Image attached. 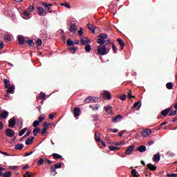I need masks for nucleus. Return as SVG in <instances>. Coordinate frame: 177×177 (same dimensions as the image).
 Masks as SVG:
<instances>
[{"mask_svg":"<svg viewBox=\"0 0 177 177\" xmlns=\"http://www.w3.org/2000/svg\"><path fill=\"white\" fill-rule=\"evenodd\" d=\"M131 175L134 177H140V175H139V173L136 171V169H132L131 170Z\"/></svg>","mask_w":177,"mask_h":177,"instance_id":"obj_30","label":"nucleus"},{"mask_svg":"<svg viewBox=\"0 0 177 177\" xmlns=\"http://www.w3.org/2000/svg\"><path fill=\"white\" fill-rule=\"evenodd\" d=\"M102 97L104 100H111V93L110 91H106L103 94H102Z\"/></svg>","mask_w":177,"mask_h":177,"instance_id":"obj_3","label":"nucleus"},{"mask_svg":"<svg viewBox=\"0 0 177 177\" xmlns=\"http://www.w3.org/2000/svg\"><path fill=\"white\" fill-rule=\"evenodd\" d=\"M138 151H140V153H145V151H146V146L141 145L138 147Z\"/></svg>","mask_w":177,"mask_h":177,"instance_id":"obj_24","label":"nucleus"},{"mask_svg":"<svg viewBox=\"0 0 177 177\" xmlns=\"http://www.w3.org/2000/svg\"><path fill=\"white\" fill-rule=\"evenodd\" d=\"M42 5L46 8V9L47 10V12H49L50 10V7L49 6V4L48 3L43 2Z\"/></svg>","mask_w":177,"mask_h":177,"instance_id":"obj_38","label":"nucleus"},{"mask_svg":"<svg viewBox=\"0 0 177 177\" xmlns=\"http://www.w3.org/2000/svg\"><path fill=\"white\" fill-rule=\"evenodd\" d=\"M105 42L106 40H104L102 37H100L97 39V44H99L100 45H104Z\"/></svg>","mask_w":177,"mask_h":177,"instance_id":"obj_32","label":"nucleus"},{"mask_svg":"<svg viewBox=\"0 0 177 177\" xmlns=\"http://www.w3.org/2000/svg\"><path fill=\"white\" fill-rule=\"evenodd\" d=\"M87 27H88V30L90 31H91V32H93V29L95 28V25H91V24H88Z\"/></svg>","mask_w":177,"mask_h":177,"instance_id":"obj_45","label":"nucleus"},{"mask_svg":"<svg viewBox=\"0 0 177 177\" xmlns=\"http://www.w3.org/2000/svg\"><path fill=\"white\" fill-rule=\"evenodd\" d=\"M25 42L26 44H28L29 46H34L35 45L34 40L32 39H28Z\"/></svg>","mask_w":177,"mask_h":177,"instance_id":"obj_34","label":"nucleus"},{"mask_svg":"<svg viewBox=\"0 0 177 177\" xmlns=\"http://www.w3.org/2000/svg\"><path fill=\"white\" fill-rule=\"evenodd\" d=\"M44 162H45V160H44V158H40L37 162V165H39V166L43 165Z\"/></svg>","mask_w":177,"mask_h":177,"instance_id":"obj_47","label":"nucleus"},{"mask_svg":"<svg viewBox=\"0 0 177 177\" xmlns=\"http://www.w3.org/2000/svg\"><path fill=\"white\" fill-rule=\"evenodd\" d=\"M122 120V115H118L115 117L112 118L113 122H120V121Z\"/></svg>","mask_w":177,"mask_h":177,"instance_id":"obj_13","label":"nucleus"},{"mask_svg":"<svg viewBox=\"0 0 177 177\" xmlns=\"http://www.w3.org/2000/svg\"><path fill=\"white\" fill-rule=\"evenodd\" d=\"M34 139H35V137L28 138L25 142L26 146H30V145H32V142H34Z\"/></svg>","mask_w":177,"mask_h":177,"instance_id":"obj_14","label":"nucleus"},{"mask_svg":"<svg viewBox=\"0 0 177 177\" xmlns=\"http://www.w3.org/2000/svg\"><path fill=\"white\" fill-rule=\"evenodd\" d=\"M176 113H177V111H176V110L172 111L169 114V115L170 117H174V115H176Z\"/></svg>","mask_w":177,"mask_h":177,"instance_id":"obj_58","label":"nucleus"},{"mask_svg":"<svg viewBox=\"0 0 177 177\" xmlns=\"http://www.w3.org/2000/svg\"><path fill=\"white\" fill-rule=\"evenodd\" d=\"M50 171H51V175H53V176H55L57 174V172L56 171V169L55 167H53V165L50 166Z\"/></svg>","mask_w":177,"mask_h":177,"instance_id":"obj_22","label":"nucleus"},{"mask_svg":"<svg viewBox=\"0 0 177 177\" xmlns=\"http://www.w3.org/2000/svg\"><path fill=\"white\" fill-rule=\"evenodd\" d=\"M91 117L93 118V121H97V118H99L97 115H92Z\"/></svg>","mask_w":177,"mask_h":177,"instance_id":"obj_60","label":"nucleus"},{"mask_svg":"<svg viewBox=\"0 0 177 177\" xmlns=\"http://www.w3.org/2000/svg\"><path fill=\"white\" fill-rule=\"evenodd\" d=\"M61 6H65V8H67L68 9H71V6L68 3H62Z\"/></svg>","mask_w":177,"mask_h":177,"instance_id":"obj_46","label":"nucleus"},{"mask_svg":"<svg viewBox=\"0 0 177 177\" xmlns=\"http://www.w3.org/2000/svg\"><path fill=\"white\" fill-rule=\"evenodd\" d=\"M89 108L92 109V110H99V106H97V105H95V107H93V106L90 105Z\"/></svg>","mask_w":177,"mask_h":177,"instance_id":"obj_62","label":"nucleus"},{"mask_svg":"<svg viewBox=\"0 0 177 177\" xmlns=\"http://www.w3.org/2000/svg\"><path fill=\"white\" fill-rule=\"evenodd\" d=\"M89 42H91V39L85 40L84 39H82L80 41L81 45H88Z\"/></svg>","mask_w":177,"mask_h":177,"instance_id":"obj_31","label":"nucleus"},{"mask_svg":"<svg viewBox=\"0 0 177 177\" xmlns=\"http://www.w3.org/2000/svg\"><path fill=\"white\" fill-rule=\"evenodd\" d=\"M104 46L106 48V52H109L111 49L112 44H106Z\"/></svg>","mask_w":177,"mask_h":177,"instance_id":"obj_52","label":"nucleus"},{"mask_svg":"<svg viewBox=\"0 0 177 177\" xmlns=\"http://www.w3.org/2000/svg\"><path fill=\"white\" fill-rule=\"evenodd\" d=\"M141 135L145 138L150 136V135H151V129H144L142 131H141Z\"/></svg>","mask_w":177,"mask_h":177,"instance_id":"obj_7","label":"nucleus"},{"mask_svg":"<svg viewBox=\"0 0 177 177\" xmlns=\"http://www.w3.org/2000/svg\"><path fill=\"white\" fill-rule=\"evenodd\" d=\"M119 99H120V100H127V95L123 94L122 95H120L119 96Z\"/></svg>","mask_w":177,"mask_h":177,"instance_id":"obj_53","label":"nucleus"},{"mask_svg":"<svg viewBox=\"0 0 177 177\" xmlns=\"http://www.w3.org/2000/svg\"><path fill=\"white\" fill-rule=\"evenodd\" d=\"M167 177H177V174H167Z\"/></svg>","mask_w":177,"mask_h":177,"instance_id":"obj_64","label":"nucleus"},{"mask_svg":"<svg viewBox=\"0 0 177 177\" xmlns=\"http://www.w3.org/2000/svg\"><path fill=\"white\" fill-rule=\"evenodd\" d=\"M98 38H102L104 40L106 41V39L109 38V35H107V34L101 33L98 35Z\"/></svg>","mask_w":177,"mask_h":177,"instance_id":"obj_28","label":"nucleus"},{"mask_svg":"<svg viewBox=\"0 0 177 177\" xmlns=\"http://www.w3.org/2000/svg\"><path fill=\"white\" fill-rule=\"evenodd\" d=\"M112 49H113L114 53H117L118 49H117V46H115V44H112Z\"/></svg>","mask_w":177,"mask_h":177,"instance_id":"obj_59","label":"nucleus"},{"mask_svg":"<svg viewBox=\"0 0 177 177\" xmlns=\"http://www.w3.org/2000/svg\"><path fill=\"white\" fill-rule=\"evenodd\" d=\"M24 177H31V172L26 171V173L24 175Z\"/></svg>","mask_w":177,"mask_h":177,"instance_id":"obj_63","label":"nucleus"},{"mask_svg":"<svg viewBox=\"0 0 177 177\" xmlns=\"http://www.w3.org/2000/svg\"><path fill=\"white\" fill-rule=\"evenodd\" d=\"M23 18L25 19V20H28L29 19H31V16L30 15V12L28 10H24L22 13Z\"/></svg>","mask_w":177,"mask_h":177,"instance_id":"obj_9","label":"nucleus"},{"mask_svg":"<svg viewBox=\"0 0 177 177\" xmlns=\"http://www.w3.org/2000/svg\"><path fill=\"white\" fill-rule=\"evenodd\" d=\"M54 167L55 169H59V168H62V163H57V164H55L54 165Z\"/></svg>","mask_w":177,"mask_h":177,"instance_id":"obj_54","label":"nucleus"},{"mask_svg":"<svg viewBox=\"0 0 177 177\" xmlns=\"http://www.w3.org/2000/svg\"><path fill=\"white\" fill-rule=\"evenodd\" d=\"M46 131H48V129L43 127V129L41 130V136H44V135L46 133Z\"/></svg>","mask_w":177,"mask_h":177,"instance_id":"obj_55","label":"nucleus"},{"mask_svg":"<svg viewBox=\"0 0 177 177\" xmlns=\"http://www.w3.org/2000/svg\"><path fill=\"white\" fill-rule=\"evenodd\" d=\"M3 177H10L12 176V172L10 171H7V172H5L3 175Z\"/></svg>","mask_w":177,"mask_h":177,"instance_id":"obj_50","label":"nucleus"},{"mask_svg":"<svg viewBox=\"0 0 177 177\" xmlns=\"http://www.w3.org/2000/svg\"><path fill=\"white\" fill-rule=\"evenodd\" d=\"M37 15H39V16L43 15L44 12H45V10L44 9V8H42L41 6H37Z\"/></svg>","mask_w":177,"mask_h":177,"instance_id":"obj_16","label":"nucleus"},{"mask_svg":"<svg viewBox=\"0 0 177 177\" xmlns=\"http://www.w3.org/2000/svg\"><path fill=\"white\" fill-rule=\"evenodd\" d=\"M147 167L151 171H156L157 169V167L153 165L151 163L147 164Z\"/></svg>","mask_w":177,"mask_h":177,"instance_id":"obj_20","label":"nucleus"},{"mask_svg":"<svg viewBox=\"0 0 177 177\" xmlns=\"http://www.w3.org/2000/svg\"><path fill=\"white\" fill-rule=\"evenodd\" d=\"M66 44L68 46H74V41L71 39H68Z\"/></svg>","mask_w":177,"mask_h":177,"instance_id":"obj_36","label":"nucleus"},{"mask_svg":"<svg viewBox=\"0 0 177 177\" xmlns=\"http://www.w3.org/2000/svg\"><path fill=\"white\" fill-rule=\"evenodd\" d=\"M27 131V127L24 128L22 130H21L19 133V136H23L24 133H26Z\"/></svg>","mask_w":177,"mask_h":177,"instance_id":"obj_42","label":"nucleus"},{"mask_svg":"<svg viewBox=\"0 0 177 177\" xmlns=\"http://www.w3.org/2000/svg\"><path fill=\"white\" fill-rule=\"evenodd\" d=\"M133 149H135V145H130L125 151L126 156H129L130 154H132L133 153Z\"/></svg>","mask_w":177,"mask_h":177,"instance_id":"obj_6","label":"nucleus"},{"mask_svg":"<svg viewBox=\"0 0 177 177\" xmlns=\"http://www.w3.org/2000/svg\"><path fill=\"white\" fill-rule=\"evenodd\" d=\"M69 31H71V32H75V31H77V25L71 24L69 27Z\"/></svg>","mask_w":177,"mask_h":177,"instance_id":"obj_18","label":"nucleus"},{"mask_svg":"<svg viewBox=\"0 0 177 177\" xmlns=\"http://www.w3.org/2000/svg\"><path fill=\"white\" fill-rule=\"evenodd\" d=\"M104 109L108 114H111L113 113V106H104Z\"/></svg>","mask_w":177,"mask_h":177,"instance_id":"obj_17","label":"nucleus"},{"mask_svg":"<svg viewBox=\"0 0 177 177\" xmlns=\"http://www.w3.org/2000/svg\"><path fill=\"white\" fill-rule=\"evenodd\" d=\"M10 86V81L8 79H4V87L9 88Z\"/></svg>","mask_w":177,"mask_h":177,"instance_id":"obj_29","label":"nucleus"},{"mask_svg":"<svg viewBox=\"0 0 177 177\" xmlns=\"http://www.w3.org/2000/svg\"><path fill=\"white\" fill-rule=\"evenodd\" d=\"M18 44L19 45H24V42H26V39L24 38V36L23 35H18Z\"/></svg>","mask_w":177,"mask_h":177,"instance_id":"obj_10","label":"nucleus"},{"mask_svg":"<svg viewBox=\"0 0 177 177\" xmlns=\"http://www.w3.org/2000/svg\"><path fill=\"white\" fill-rule=\"evenodd\" d=\"M101 100L99 97L88 96L84 100V103H100Z\"/></svg>","mask_w":177,"mask_h":177,"instance_id":"obj_1","label":"nucleus"},{"mask_svg":"<svg viewBox=\"0 0 177 177\" xmlns=\"http://www.w3.org/2000/svg\"><path fill=\"white\" fill-rule=\"evenodd\" d=\"M166 88L167 89H172V88H174V84H172L171 82H168L166 84Z\"/></svg>","mask_w":177,"mask_h":177,"instance_id":"obj_43","label":"nucleus"},{"mask_svg":"<svg viewBox=\"0 0 177 177\" xmlns=\"http://www.w3.org/2000/svg\"><path fill=\"white\" fill-rule=\"evenodd\" d=\"M117 41L119 45H120V48L124 49V46H125V43H124V41L120 38H118Z\"/></svg>","mask_w":177,"mask_h":177,"instance_id":"obj_21","label":"nucleus"},{"mask_svg":"<svg viewBox=\"0 0 177 177\" xmlns=\"http://www.w3.org/2000/svg\"><path fill=\"white\" fill-rule=\"evenodd\" d=\"M106 49V48L104 45H100V46H98L97 48V52L98 55H100L101 56H104V55H107Z\"/></svg>","mask_w":177,"mask_h":177,"instance_id":"obj_2","label":"nucleus"},{"mask_svg":"<svg viewBox=\"0 0 177 177\" xmlns=\"http://www.w3.org/2000/svg\"><path fill=\"white\" fill-rule=\"evenodd\" d=\"M42 5L46 8V9L47 10V12H49L50 10V7L49 6V4L48 3L43 2Z\"/></svg>","mask_w":177,"mask_h":177,"instance_id":"obj_40","label":"nucleus"},{"mask_svg":"<svg viewBox=\"0 0 177 177\" xmlns=\"http://www.w3.org/2000/svg\"><path fill=\"white\" fill-rule=\"evenodd\" d=\"M160 159L161 155H160V153L155 154L153 157V161H154V162H158V161H160Z\"/></svg>","mask_w":177,"mask_h":177,"instance_id":"obj_15","label":"nucleus"},{"mask_svg":"<svg viewBox=\"0 0 177 177\" xmlns=\"http://www.w3.org/2000/svg\"><path fill=\"white\" fill-rule=\"evenodd\" d=\"M109 149L110 150V151H118V150H120V147H111L109 146Z\"/></svg>","mask_w":177,"mask_h":177,"instance_id":"obj_33","label":"nucleus"},{"mask_svg":"<svg viewBox=\"0 0 177 177\" xmlns=\"http://www.w3.org/2000/svg\"><path fill=\"white\" fill-rule=\"evenodd\" d=\"M108 131H110L111 132H113V133H117V132H118V129H108Z\"/></svg>","mask_w":177,"mask_h":177,"instance_id":"obj_61","label":"nucleus"},{"mask_svg":"<svg viewBox=\"0 0 177 177\" xmlns=\"http://www.w3.org/2000/svg\"><path fill=\"white\" fill-rule=\"evenodd\" d=\"M39 122L38 120H35L32 124L33 128H38V125H39Z\"/></svg>","mask_w":177,"mask_h":177,"instance_id":"obj_48","label":"nucleus"},{"mask_svg":"<svg viewBox=\"0 0 177 177\" xmlns=\"http://www.w3.org/2000/svg\"><path fill=\"white\" fill-rule=\"evenodd\" d=\"M84 49L86 52L89 53L92 50V46H91V44H86Z\"/></svg>","mask_w":177,"mask_h":177,"instance_id":"obj_37","label":"nucleus"},{"mask_svg":"<svg viewBox=\"0 0 177 177\" xmlns=\"http://www.w3.org/2000/svg\"><path fill=\"white\" fill-rule=\"evenodd\" d=\"M24 145L23 144H17L15 147V150H23Z\"/></svg>","mask_w":177,"mask_h":177,"instance_id":"obj_25","label":"nucleus"},{"mask_svg":"<svg viewBox=\"0 0 177 177\" xmlns=\"http://www.w3.org/2000/svg\"><path fill=\"white\" fill-rule=\"evenodd\" d=\"M78 49V47H71L69 48V50L73 53H75L77 52V50Z\"/></svg>","mask_w":177,"mask_h":177,"instance_id":"obj_44","label":"nucleus"},{"mask_svg":"<svg viewBox=\"0 0 177 177\" xmlns=\"http://www.w3.org/2000/svg\"><path fill=\"white\" fill-rule=\"evenodd\" d=\"M52 156L55 160H59V158H62V156L58 153H53Z\"/></svg>","mask_w":177,"mask_h":177,"instance_id":"obj_41","label":"nucleus"},{"mask_svg":"<svg viewBox=\"0 0 177 177\" xmlns=\"http://www.w3.org/2000/svg\"><path fill=\"white\" fill-rule=\"evenodd\" d=\"M172 110V107H169L165 110H162L160 112L161 115H162L163 117H167V115H168V113H169V111H171Z\"/></svg>","mask_w":177,"mask_h":177,"instance_id":"obj_8","label":"nucleus"},{"mask_svg":"<svg viewBox=\"0 0 177 177\" xmlns=\"http://www.w3.org/2000/svg\"><path fill=\"white\" fill-rule=\"evenodd\" d=\"M6 136H8V138H13V136H15V131H13V129H6V132H5Z\"/></svg>","mask_w":177,"mask_h":177,"instance_id":"obj_4","label":"nucleus"},{"mask_svg":"<svg viewBox=\"0 0 177 177\" xmlns=\"http://www.w3.org/2000/svg\"><path fill=\"white\" fill-rule=\"evenodd\" d=\"M9 116V112L7 111H4L3 113L0 114V120H6Z\"/></svg>","mask_w":177,"mask_h":177,"instance_id":"obj_11","label":"nucleus"},{"mask_svg":"<svg viewBox=\"0 0 177 177\" xmlns=\"http://www.w3.org/2000/svg\"><path fill=\"white\" fill-rule=\"evenodd\" d=\"M39 132H41V129L39 127H35L33 129V135H34V136H37Z\"/></svg>","mask_w":177,"mask_h":177,"instance_id":"obj_26","label":"nucleus"},{"mask_svg":"<svg viewBox=\"0 0 177 177\" xmlns=\"http://www.w3.org/2000/svg\"><path fill=\"white\" fill-rule=\"evenodd\" d=\"M93 32L94 34H98L99 33V28L94 26V29L93 30Z\"/></svg>","mask_w":177,"mask_h":177,"instance_id":"obj_56","label":"nucleus"},{"mask_svg":"<svg viewBox=\"0 0 177 177\" xmlns=\"http://www.w3.org/2000/svg\"><path fill=\"white\" fill-rule=\"evenodd\" d=\"M95 139L96 142H100L102 140V139L100 138V134H99V133H95Z\"/></svg>","mask_w":177,"mask_h":177,"instance_id":"obj_35","label":"nucleus"},{"mask_svg":"<svg viewBox=\"0 0 177 177\" xmlns=\"http://www.w3.org/2000/svg\"><path fill=\"white\" fill-rule=\"evenodd\" d=\"M81 113V109L78 108V107H75L73 111V115L75 118H77V117H80V114Z\"/></svg>","mask_w":177,"mask_h":177,"instance_id":"obj_12","label":"nucleus"},{"mask_svg":"<svg viewBox=\"0 0 177 177\" xmlns=\"http://www.w3.org/2000/svg\"><path fill=\"white\" fill-rule=\"evenodd\" d=\"M45 118H46V115H45V114L42 113L41 114L39 118L37 121H39V122H42V121H44V120H45Z\"/></svg>","mask_w":177,"mask_h":177,"instance_id":"obj_27","label":"nucleus"},{"mask_svg":"<svg viewBox=\"0 0 177 177\" xmlns=\"http://www.w3.org/2000/svg\"><path fill=\"white\" fill-rule=\"evenodd\" d=\"M37 46H41L42 45V40L41 39H38L36 41Z\"/></svg>","mask_w":177,"mask_h":177,"instance_id":"obj_57","label":"nucleus"},{"mask_svg":"<svg viewBox=\"0 0 177 177\" xmlns=\"http://www.w3.org/2000/svg\"><path fill=\"white\" fill-rule=\"evenodd\" d=\"M7 90V93H15V85H12L10 87L6 88Z\"/></svg>","mask_w":177,"mask_h":177,"instance_id":"obj_19","label":"nucleus"},{"mask_svg":"<svg viewBox=\"0 0 177 177\" xmlns=\"http://www.w3.org/2000/svg\"><path fill=\"white\" fill-rule=\"evenodd\" d=\"M42 5L46 8V9L47 10V12H49L50 10V7L49 6V4L48 3L43 2Z\"/></svg>","mask_w":177,"mask_h":177,"instance_id":"obj_39","label":"nucleus"},{"mask_svg":"<svg viewBox=\"0 0 177 177\" xmlns=\"http://www.w3.org/2000/svg\"><path fill=\"white\" fill-rule=\"evenodd\" d=\"M45 97H46V94H45V93H41L39 95V99L41 100H44Z\"/></svg>","mask_w":177,"mask_h":177,"instance_id":"obj_49","label":"nucleus"},{"mask_svg":"<svg viewBox=\"0 0 177 177\" xmlns=\"http://www.w3.org/2000/svg\"><path fill=\"white\" fill-rule=\"evenodd\" d=\"M16 126V118L13 117L8 120L9 128H15Z\"/></svg>","mask_w":177,"mask_h":177,"instance_id":"obj_5","label":"nucleus"},{"mask_svg":"<svg viewBox=\"0 0 177 177\" xmlns=\"http://www.w3.org/2000/svg\"><path fill=\"white\" fill-rule=\"evenodd\" d=\"M142 106V104H140V101H138L136 103L133 104L132 109H136V107L138 106V108L137 109V110H139L140 109V106Z\"/></svg>","mask_w":177,"mask_h":177,"instance_id":"obj_23","label":"nucleus"},{"mask_svg":"<svg viewBox=\"0 0 177 177\" xmlns=\"http://www.w3.org/2000/svg\"><path fill=\"white\" fill-rule=\"evenodd\" d=\"M4 39L6 41H8V42H9V41H12V37L9 35H7L4 37Z\"/></svg>","mask_w":177,"mask_h":177,"instance_id":"obj_51","label":"nucleus"}]
</instances>
